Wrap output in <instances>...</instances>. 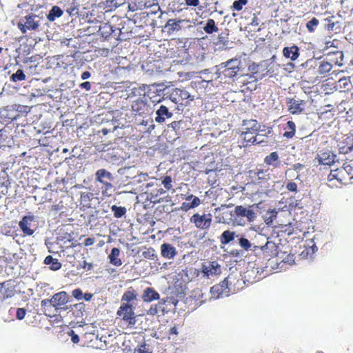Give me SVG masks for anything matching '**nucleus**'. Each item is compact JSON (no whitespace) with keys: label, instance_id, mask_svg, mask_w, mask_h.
I'll return each instance as SVG.
<instances>
[{"label":"nucleus","instance_id":"obj_11","mask_svg":"<svg viewBox=\"0 0 353 353\" xmlns=\"http://www.w3.org/2000/svg\"><path fill=\"white\" fill-rule=\"evenodd\" d=\"M234 212L237 217L246 218L250 223L254 221L256 217V212L252 210V205H249L248 208L237 205L235 207Z\"/></svg>","mask_w":353,"mask_h":353},{"label":"nucleus","instance_id":"obj_22","mask_svg":"<svg viewBox=\"0 0 353 353\" xmlns=\"http://www.w3.org/2000/svg\"><path fill=\"white\" fill-rule=\"evenodd\" d=\"M137 292L132 287H130L123 293L121 299V303H128V305H133L132 302L137 301Z\"/></svg>","mask_w":353,"mask_h":353},{"label":"nucleus","instance_id":"obj_16","mask_svg":"<svg viewBox=\"0 0 353 353\" xmlns=\"http://www.w3.org/2000/svg\"><path fill=\"white\" fill-rule=\"evenodd\" d=\"M33 216H25L19 221V225L24 235L31 236L34 230L30 228L31 223L33 221Z\"/></svg>","mask_w":353,"mask_h":353},{"label":"nucleus","instance_id":"obj_14","mask_svg":"<svg viewBox=\"0 0 353 353\" xmlns=\"http://www.w3.org/2000/svg\"><path fill=\"white\" fill-rule=\"evenodd\" d=\"M184 20L178 19H170L163 27V30L169 34H172L175 32H178L182 28V24Z\"/></svg>","mask_w":353,"mask_h":353},{"label":"nucleus","instance_id":"obj_50","mask_svg":"<svg viewBox=\"0 0 353 353\" xmlns=\"http://www.w3.org/2000/svg\"><path fill=\"white\" fill-rule=\"evenodd\" d=\"M338 43V40L336 39H334L332 41H326L325 42V46L323 48L324 50L325 49H328V48H330L332 47H334V48H336V45L335 43Z\"/></svg>","mask_w":353,"mask_h":353},{"label":"nucleus","instance_id":"obj_40","mask_svg":"<svg viewBox=\"0 0 353 353\" xmlns=\"http://www.w3.org/2000/svg\"><path fill=\"white\" fill-rule=\"evenodd\" d=\"M99 32L103 37L107 38L112 34L113 30L112 26L105 23L103 26H100Z\"/></svg>","mask_w":353,"mask_h":353},{"label":"nucleus","instance_id":"obj_13","mask_svg":"<svg viewBox=\"0 0 353 353\" xmlns=\"http://www.w3.org/2000/svg\"><path fill=\"white\" fill-rule=\"evenodd\" d=\"M305 102L301 99H296L294 98H289L287 99V105L288 111L292 114H299L303 110V105Z\"/></svg>","mask_w":353,"mask_h":353},{"label":"nucleus","instance_id":"obj_57","mask_svg":"<svg viewBox=\"0 0 353 353\" xmlns=\"http://www.w3.org/2000/svg\"><path fill=\"white\" fill-rule=\"evenodd\" d=\"M187 6L196 7L199 4V0H185Z\"/></svg>","mask_w":353,"mask_h":353},{"label":"nucleus","instance_id":"obj_33","mask_svg":"<svg viewBox=\"0 0 353 353\" xmlns=\"http://www.w3.org/2000/svg\"><path fill=\"white\" fill-rule=\"evenodd\" d=\"M285 130L283 133V137L287 139H292L294 137L296 132V125L294 121H288L286 125L284 127Z\"/></svg>","mask_w":353,"mask_h":353},{"label":"nucleus","instance_id":"obj_7","mask_svg":"<svg viewBox=\"0 0 353 353\" xmlns=\"http://www.w3.org/2000/svg\"><path fill=\"white\" fill-rule=\"evenodd\" d=\"M321 21L324 28L331 33L337 34L341 30V22L339 17L331 12H325L323 13Z\"/></svg>","mask_w":353,"mask_h":353},{"label":"nucleus","instance_id":"obj_12","mask_svg":"<svg viewBox=\"0 0 353 353\" xmlns=\"http://www.w3.org/2000/svg\"><path fill=\"white\" fill-rule=\"evenodd\" d=\"M201 272L205 276L218 275L221 273V267L216 261L209 262L208 263H203Z\"/></svg>","mask_w":353,"mask_h":353},{"label":"nucleus","instance_id":"obj_48","mask_svg":"<svg viewBox=\"0 0 353 353\" xmlns=\"http://www.w3.org/2000/svg\"><path fill=\"white\" fill-rule=\"evenodd\" d=\"M26 314V310L24 308H18L16 312V317L19 320H22L24 319Z\"/></svg>","mask_w":353,"mask_h":353},{"label":"nucleus","instance_id":"obj_27","mask_svg":"<svg viewBox=\"0 0 353 353\" xmlns=\"http://www.w3.org/2000/svg\"><path fill=\"white\" fill-rule=\"evenodd\" d=\"M0 294L3 299L10 298L14 295V290L8 282L0 283Z\"/></svg>","mask_w":353,"mask_h":353},{"label":"nucleus","instance_id":"obj_2","mask_svg":"<svg viewBox=\"0 0 353 353\" xmlns=\"http://www.w3.org/2000/svg\"><path fill=\"white\" fill-rule=\"evenodd\" d=\"M69 301V296L65 291L54 294L51 299H43L41 302V309L43 313L48 316H53L59 310L63 309Z\"/></svg>","mask_w":353,"mask_h":353},{"label":"nucleus","instance_id":"obj_17","mask_svg":"<svg viewBox=\"0 0 353 353\" xmlns=\"http://www.w3.org/2000/svg\"><path fill=\"white\" fill-rule=\"evenodd\" d=\"M336 156L330 151L320 152L316 159L319 164L331 165L335 162Z\"/></svg>","mask_w":353,"mask_h":353},{"label":"nucleus","instance_id":"obj_51","mask_svg":"<svg viewBox=\"0 0 353 353\" xmlns=\"http://www.w3.org/2000/svg\"><path fill=\"white\" fill-rule=\"evenodd\" d=\"M286 188L288 191L296 192L297 191V184L295 182L290 181L287 183Z\"/></svg>","mask_w":353,"mask_h":353},{"label":"nucleus","instance_id":"obj_55","mask_svg":"<svg viewBox=\"0 0 353 353\" xmlns=\"http://www.w3.org/2000/svg\"><path fill=\"white\" fill-rule=\"evenodd\" d=\"M151 11L150 12V14H157L158 11L160 10V6L159 5V3L156 1V3L152 6V7L151 8ZM148 14H149V13H148Z\"/></svg>","mask_w":353,"mask_h":353},{"label":"nucleus","instance_id":"obj_61","mask_svg":"<svg viewBox=\"0 0 353 353\" xmlns=\"http://www.w3.org/2000/svg\"><path fill=\"white\" fill-rule=\"evenodd\" d=\"M94 243V238H87L84 240V245L85 246H90L93 245Z\"/></svg>","mask_w":353,"mask_h":353},{"label":"nucleus","instance_id":"obj_19","mask_svg":"<svg viewBox=\"0 0 353 353\" xmlns=\"http://www.w3.org/2000/svg\"><path fill=\"white\" fill-rule=\"evenodd\" d=\"M335 87L336 90H339L341 92L350 91L353 88L351 77H343L340 78L339 81H336Z\"/></svg>","mask_w":353,"mask_h":353},{"label":"nucleus","instance_id":"obj_53","mask_svg":"<svg viewBox=\"0 0 353 353\" xmlns=\"http://www.w3.org/2000/svg\"><path fill=\"white\" fill-rule=\"evenodd\" d=\"M68 334L71 336V341L74 343H78L79 342V337L77 334H75L74 330H70L68 332Z\"/></svg>","mask_w":353,"mask_h":353},{"label":"nucleus","instance_id":"obj_9","mask_svg":"<svg viewBox=\"0 0 353 353\" xmlns=\"http://www.w3.org/2000/svg\"><path fill=\"white\" fill-rule=\"evenodd\" d=\"M190 223L194 224L195 227L199 230H208L210 228L212 216L210 213L203 214L202 215L196 213L190 219Z\"/></svg>","mask_w":353,"mask_h":353},{"label":"nucleus","instance_id":"obj_54","mask_svg":"<svg viewBox=\"0 0 353 353\" xmlns=\"http://www.w3.org/2000/svg\"><path fill=\"white\" fill-rule=\"evenodd\" d=\"M63 208V204L62 202L59 203L58 204L52 205L51 207V210L54 212H59Z\"/></svg>","mask_w":353,"mask_h":353},{"label":"nucleus","instance_id":"obj_35","mask_svg":"<svg viewBox=\"0 0 353 353\" xmlns=\"http://www.w3.org/2000/svg\"><path fill=\"white\" fill-rule=\"evenodd\" d=\"M236 236L235 232L229 230L224 231L220 236V242L223 245L230 243Z\"/></svg>","mask_w":353,"mask_h":353},{"label":"nucleus","instance_id":"obj_36","mask_svg":"<svg viewBox=\"0 0 353 353\" xmlns=\"http://www.w3.org/2000/svg\"><path fill=\"white\" fill-rule=\"evenodd\" d=\"M63 14V10L59 6H54L50 10L47 19L50 21H54L56 18L61 17Z\"/></svg>","mask_w":353,"mask_h":353},{"label":"nucleus","instance_id":"obj_21","mask_svg":"<svg viewBox=\"0 0 353 353\" xmlns=\"http://www.w3.org/2000/svg\"><path fill=\"white\" fill-rule=\"evenodd\" d=\"M186 201H191L190 203L183 202L181 205V210L187 212L190 209L195 208L201 204V200L199 197L190 194L185 198Z\"/></svg>","mask_w":353,"mask_h":353},{"label":"nucleus","instance_id":"obj_28","mask_svg":"<svg viewBox=\"0 0 353 353\" xmlns=\"http://www.w3.org/2000/svg\"><path fill=\"white\" fill-rule=\"evenodd\" d=\"M275 248H276L275 243L272 241H269L267 239L266 243H265L264 245H254L253 250L257 251V250H260L266 255L272 256V250L275 249Z\"/></svg>","mask_w":353,"mask_h":353},{"label":"nucleus","instance_id":"obj_8","mask_svg":"<svg viewBox=\"0 0 353 353\" xmlns=\"http://www.w3.org/2000/svg\"><path fill=\"white\" fill-rule=\"evenodd\" d=\"M169 98L172 102L181 105H186L194 100V96H192L186 90L178 88L172 90Z\"/></svg>","mask_w":353,"mask_h":353},{"label":"nucleus","instance_id":"obj_49","mask_svg":"<svg viewBox=\"0 0 353 353\" xmlns=\"http://www.w3.org/2000/svg\"><path fill=\"white\" fill-rule=\"evenodd\" d=\"M72 294L77 300H81L83 299V292L79 288L74 289L72 292Z\"/></svg>","mask_w":353,"mask_h":353},{"label":"nucleus","instance_id":"obj_62","mask_svg":"<svg viewBox=\"0 0 353 353\" xmlns=\"http://www.w3.org/2000/svg\"><path fill=\"white\" fill-rule=\"evenodd\" d=\"M90 76H91V74L89 71H85L81 74V77L83 80H85V79L90 78Z\"/></svg>","mask_w":353,"mask_h":353},{"label":"nucleus","instance_id":"obj_44","mask_svg":"<svg viewBox=\"0 0 353 353\" xmlns=\"http://www.w3.org/2000/svg\"><path fill=\"white\" fill-rule=\"evenodd\" d=\"M240 246L245 250L248 251L251 249L252 243L248 239L241 237L239 241Z\"/></svg>","mask_w":353,"mask_h":353},{"label":"nucleus","instance_id":"obj_41","mask_svg":"<svg viewBox=\"0 0 353 353\" xmlns=\"http://www.w3.org/2000/svg\"><path fill=\"white\" fill-rule=\"evenodd\" d=\"M319 23V21L313 17L311 20L308 21L306 23V28L309 32H313L316 30Z\"/></svg>","mask_w":353,"mask_h":353},{"label":"nucleus","instance_id":"obj_63","mask_svg":"<svg viewBox=\"0 0 353 353\" xmlns=\"http://www.w3.org/2000/svg\"><path fill=\"white\" fill-rule=\"evenodd\" d=\"M93 294L91 293H85L83 294V299H84L85 301H89L92 298Z\"/></svg>","mask_w":353,"mask_h":353},{"label":"nucleus","instance_id":"obj_39","mask_svg":"<svg viewBox=\"0 0 353 353\" xmlns=\"http://www.w3.org/2000/svg\"><path fill=\"white\" fill-rule=\"evenodd\" d=\"M111 210L114 214V216L118 219L122 217L126 213V208L125 207L117 206L116 205H113L111 207Z\"/></svg>","mask_w":353,"mask_h":353},{"label":"nucleus","instance_id":"obj_32","mask_svg":"<svg viewBox=\"0 0 353 353\" xmlns=\"http://www.w3.org/2000/svg\"><path fill=\"white\" fill-rule=\"evenodd\" d=\"M264 162L268 165L277 168L279 165V157L276 152H272L264 159Z\"/></svg>","mask_w":353,"mask_h":353},{"label":"nucleus","instance_id":"obj_38","mask_svg":"<svg viewBox=\"0 0 353 353\" xmlns=\"http://www.w3.org/2000/svg\"><path fill=\"white\" fill-rule=\"evenodd\" d=\"M204 31L208 34H212L217 32L219 30L218 27L216 26L215 21L212 19H208L205 26L203 27Z\"/></svg>","mask_w":353,"mask_h":353},{"label":"nucleus","instance_id":"obj_4","mask_svg":"<svg viewBox=\"0 0 353 353\" xmlns=\"http://www.w3.org/2000/svg\"><path fill=\"white\" fill-rule=\"evenodd\" d=\"M241 61L239 59H231L220 65L219 77L224 79H233L240 70Z\"/></svg>","mask_w":353,"mask_h":353},{"label":"nucleus","instance_id":"obj_1","mask_svg":"<svg viewBox=\"0 0 353 353\" xmlns=\"http://www.w3.org/2000/svg\"><path fill=\"white\" fill-rule=\"evenodd\" d=\"M353 179V168L344 163L341 168L332 170L327 176V185L332 188H341L350 183Z\"/></svg>","mask_w":353,"mask_h":353},{"label":"nucleus","instance_id":"obj_20","mask_svg":"<svg viewBox=\"0 0 353 353\" xmlns=\"http://www.w3.org/2000/svg\"><path fill=\"white\" fill-rule=\"evenodd\" d=\"M176 250L172 245L165 243L161 245V256L168 259H172L176 255Z\"/></svg>","mask_w":353,"mask_h":353},{"label":"nucleus","instance_id":"obj_3","mask_svg":"<svg viewBox=\"0 0 353 353\" xmlns=\"http://www.w3.org/2000/svg\"><path fill=\"white\" fill-rule=\"evenodd\" d=\"M259 124L256 120H252L249 123V126L245 128V130L241 132L239 137V143L241 147H248L254 143L260 144L264 142V140L257 138L259 134L257 132L259 130ZM265 143L268 141H265Z\"/></svg>","mask_w":353,"mask_h":353},{"label":"nucleus","instance_id":"obj_29","mask_svg":"<svg viewBox=\"0 0 353 353\" xmlns=\"http://www.w3.org/2000/svg\"><path fill=\"white\" fill-rule=\"evenodd\" d=\"M94 199V194L90 192H81L80 196V205L83 208H90L92 207L91 201Z\"/></svg>","mask_w":353,"mask_h":353},{"label":"nucleus","instance_id":"obj_43","mask_svg":"<svg viewBox=\"0 0 353 353\" xmlns=\"http://www.w3.org/2000/svg\"><path fill=\"white\" fill-rule=\"evenodd\" d=\"M162 184L166 190L172 189V179L171 176H165L162 179Z\"/></svg>","mask_w":353,"mask_h":353},{"label":"nucleus","instance_id":"obj_46","mask_svg":"<svg viewBox=\"0 0 353 353\" xmlns=\"http://www.w3.org/2000/svg\"><path fill=\"white\" fill-rule=\"evenodd\" d=\"M142 255L145 259H153L155 256V250L152 248H149L147 250L142 252Z\"/></svg>","mask_w":353,"mask_h":353},{"label":"nucleus","instance_id":"obj_47","mask_svg":"<svg viewBox=\"0 0 353 353\" xmlns=\"http://www.w3.org/2000/svg\"><path fill=\"white\" fill-rule=\"evenodd\" d=\"M103 184V186L102 187L103 189V194L105 196H110V194L108 193V191L109 190L112 189L113 185L108 181H104V183H102Z\"/></svg>","mask_w":353,"mask_h":353},{"label":"nucleus","instance_id":"obj_31","mask_svg":"<svg viewBox=\"0 0 353 353\" xmlns=\"http://www.w3.org/2000/svg\"><path fill=\"white\" fill-rule=\"evenodd\" d=\"M333 65L331 63L325 61L319 62L317 73L321 77H325L332 69Z\"/></svg>","mask_w":353,"mask_h":353},{"label":"nucleus","instance_id":"obj_52","mask_svg":"<svg viewBox=\"0 0 353 353\" xmlns=\"http://www.w3.org/2000/svg\"><path fill=\"white\" fill-rule=\"evenodd\" d=\"M182 121H172L170 126L175 131L177 132L181 128Z\"/></svg>","mask_w":353,"mask_h":353},{"label":"nucleus","instance_id":"obj_60","mask_svg":"<svg viewBox=\"0 0 353 353\" xmlns=\"http://www.w3.org/2000/svg\"><path fill=\"white\" fill-rule=\"evenodd\" d=\"M82 267L84 269H86L88 270H92L93 268V265H92V263H88L87 261H83Z\"/></svg>","mask_w":353,"mask_h":353},{"label":"nucleus","instance_id":"obj_56","mask_svg":"<svg viewBox=\"0 0 353 353\" xmlns=\"http://www.w3.org/2000/svg\"><path fill=\"white\" fill-rule=\"evenodd\" d=\"M79 87L81 89H85L87 91H89L91 90V83L89 81H85V82L81 83L79 85Z\"/></svg>","mask_w":353,"mask_h":353},{"label":"nucleus","instance_id":"obj_26","mask_svg":"<svg viewBox=\"0 0 353 353\" xmlns=\"http://www.w3.org/2000/svg\"><path fill=\"white\" fill-rule=\"evenodd\" d=\"M165 302V300L161 299L158 302V303L152 305L150 309L147 311V314L148 315L154 316L161 312V314L163 315L165 312V309L164 307Z\"/></svg>","mask_w":353,"mask_h":353},{"label":"nucleus","instance_id":"obj_42","mask_svg":"<svg viewBox=\"0 0 353 353\" xmlns=\"http://www.w3.org/2000/svg\"><path fill=\"white\" fill-rule=\"evenodd\" d=\"M11 80L12 81H23L26 79V74H24L23 71L21 69H19L17 70L15 73H14L11 77Z\"/></svg>","mask_w":353,"mask_h":353},{"label":"nucleus","instance_id":"obj_45","mask_svg":"<svg viewBox=\"0 0 353 353\" xmlns=\"http://www.w3.org/2000/svg\"><path fill=\"white\" fill-rule=\"evenodd\" d=\"M247 3L248 0H236L234 1L232 8L235 10L240 11L242 10L243 6L246 5Z\"/></svg>","mask_w":353,"mask_h":353},{"label":"nucleus","instance_id":"obj_30","mask_svg":"<svg viewBox=\"0 0 353 353\" xmlns=\"http://www.w3.org/2000/svg\"><path fill=\"white\" fill-rule=\"evenodd\" d=\"M121 251L117 248H113L111 250L110 254L108 256V259L110 261V263L114 266H120L122 265V261L119 257L120 255Z\"/></svg>","mask_w":353,"mask_h":353},{"label":"nucleus","instance_id":"obj_6","mask_svg":"<svg viewBox=\"0 0 353 353\" xmlns=\"http://www.w3.org/2000/svg\"><path fill=\"white\" fill-rule=\"evenodd\" d=\"M40 26L41 23L38 19V16L33 13L22 17L17 23L18 28L23 34L27 33L28 31L37 30Z\"/></svg>","mask_w":353,"mask_h":353},{"label":"nucleus","instance_id":"obj_25","mask_svg":"<svg viewBox=\"0 0 353 353\" xmlns=\"http://www.w3.org/2000/svg\"><path fill=\"white\" fill-rule=\"evenodd\" d=\"M283 54L287 58L292 61H295L299 57V48L297 46L293 45L290 47H285L283 49Z\"/></svg>","mask_w":353,"mask_h":353},{"label":"nucleus","instance_id":"obj_37","mask_svg":"<svg viewBox=\"0 0 353 353\" xmlns=\"http://www.w3.org/2000/svg\"><path fill=\"white\" fill-rule=\"evenodd\" d=\"M96 179L100 183H104L103 179H107L110 181L112 179V175L110 172L105 169H100L96 172Z\"/></svg>","mask_w":353,"mask_h":353},{"label":"nucleus","instance_id":"obj_24","mask_svg":"<svg viewBox=\"0 0 353 353\" xmlns=\"http://www.w3.org/2000/svg\"><path fill=\"white\" fill-rule=\"evenodd\" d=\"M132 110L137 114L141 115L147 110V103L142 98H138L132 101Z\"/></svg>","mask_w":353,"mask_h":353},{"label":"nucleus","instance_id":"obj_5","mask_svg":"<svg viewBox=\"0 0 353 353\" xmlns=\"http://www.w3.org/2000/svg\"><path fill=\"white\" fill-rule=\"evenodd\" d=\"M135 307L128 303H121L117 315L126 324L127 327L132 328L137 323V316L134 312Z\"/></svg>","mask_w":353,"mask_h":353},{"label":"nucleus","instance_id":"obj_10","mask_svg":"<svg viewBox=\"0 0 353 353\" xmlns=\"http://www.w3.org/2000/svg\"><path fill=\"white\" fill-rule=\"evenodd\" d=\"M229 279L225 278L220 283L213 285L210 288V293L214 299H219L222 295H228L230 292V288L228 287Z\"/></svg>","mask_w":353,"mask_h":353},{"label":"nucleus","instance_id":"obj_23","mask_svg":"<svg viewBox=\"0 0 353 353\" xmlns=\"http://www.w3.org/2000/svg\"><path fill=\"white\" fill-rule=\"evenodd\" d=\"M159 294L152 288H146L142 294V299L144 302L150 303L154 300H159Z\"/></svg>","mask_w":353,"mask_h":353},{"label":"nucleus","instance_id":"obj_58","mask_svg":"<svg viewBox=\"0 0 353 353\" xmlns=\"http://www.w3.org/2000/svg\"><path fill=\"white\" fill-rule=\"evenodd\" d=\"M7 193V188L5 186L4 183L0 182V198Z\"/></svg>","mask_w":353,"mask_h":353},{"label":"nucleus","instance_id":"obj_64","mask_svg":"<svg viewBox=\"0 0 353 353\" xmlns=\"http://www.w3.org/2000/svg\"><path fill=\"white\" fill-rule=\"evenodd\" d=\"M165 192H166V190H163V188L158 189L157 190L156 196L163 194L165 193Z\"/></svg>","mask_w":353,"mask_h":353},{"label":"nucleus","instance_id":"obj_18","mask_svg":"<svg viewBox=\"0 0 353 353\" xmlns=\"http://www.w3.org/2000/svg\"><path fill=\"white\" fill-rule=\"evenodd\" d=\"M156 114L155 121L159 123H163L165 119L171 118L173 115L172 112L169 111L168 107L163 105H160L156 111Z\"/></svg>","mask_w":353,"mask_h":353},{"label":"nucleus","instance_id":"obj_59","mask_svg":"<svg viewBox=\"0 0 353 353\" xmlns=\"http://www.w3.org/2000/svg\"><path fill=\"white\" fill-rule=\"evenodd\" d=\"M294 255L293 254H288L287 256L286 259H283V261L285 263H288L290 264H292L294 262Z\"/></svg>","mask_w":353,"mask_h":353},{"label":"nucleus","instance_id":"obj_34","mask_svg":"<svg viewBox=\"0 0 353 353\" xmlns=\"http://www.w3.org/2000/svg\"><path fill=\"white\" fill-rule=\"evenodd\" d=\"M44 263L50 265V269L54 271L61 268V263L57 259L53 258L51 255L47 256L44 259Z\"/></svg>","mask_w":353,"mask_h":353},{"label":"nucleus","instance_id":"obj_15","mask_svg":"<svg viewBox=\"0 0 353 353\" xmlns=\"http://www.w3.org/2000/svg\"><path fill=\"white\" fill-rule=\"evenodd\" d=\"M156 1L157 0H135L129 4V8L132 11L151 8Z\"/></svg>","mask_w":353,"mask_h":353}]
</instances>
